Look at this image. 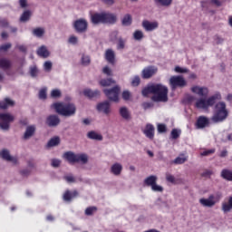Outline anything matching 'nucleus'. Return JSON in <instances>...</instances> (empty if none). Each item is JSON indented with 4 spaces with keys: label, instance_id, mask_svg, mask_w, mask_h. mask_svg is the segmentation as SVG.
<instances>
[{
    "label": "nucleus",
    "instance_id": "1",
    "mask_svg": "<svg viewBox=\"0 0 232 232\" xmlns=\"http://www.w3.org/2000/svg\"><path fill=\"white\" fill-rule=\"evenodd\" d=\"M150 93L153 94L151 101L154 102H168V87L162 84H150L141 91L143 97H148Z\"/></svg>",
    "mask_w": 232,
    "mask_h": 232
},
{
    "label": "nucleus",
    "instance_id": "2",
    "mask_svg": "<svg viewBox=\"0 0 232 232\" xmlns=\"http://www.w3.org/2000/svg\"><path fill=\"white\" fill-rule=\"evenodd\" d=\"M92 24H115L117 14L110 12L94 13L91 15Z\"/></svg>",
    "mask_w": 232,
    "mask_h": 232
},
{
    "label": "nucleus",
    "instance_id": "3",
    "mask_svg": "<svg viewBox=\"0 0 232 232\" xmlns=\"http://www.w3.org/2000/svg\"><path fill=\"white\" fill-rule=\"evenodd\" d=\"M56 113L63 117H72L77 111V107L73 103L55 102L53 104Z\"/></svg>",
    "mask_w": 232,
    "mask_h": 232
},
{
    "label": "nucleus",
    "instance_id": "4",
    "mask_svg": "<svg viewBox=\"0 0 232 232\" xmlns=\"http://www.w3.org/2000/svg\"><path fill=\"white\" fill-rule=\"evenodd\" d=\"M227 117H229V111H227L226 102H218L215 105V111L214 115L212 116V121L214 122H224Z\"/></svg>",
    "mask_w": 232,
    "mask_h": 232
},
{
    "label": "nucleus",
    "instance_id": "5",
    "mask_svg": "<svg viewBox=\"0 0 232 232\" xmlns=\"http://www.w3.org/2000/svg\"><path fill=\"white\" fill-rule=\"evenodd\" d=\"M222 99V95L220 92H217L214 95L210 96L208 99L200 98L196 102V108L198 110H208V108H211L215 106V102L217 101H220Z\"/></svg>",
    "mask_w": 232,
    "mask_h": 232
},
{
    "label": "nucleus",
    "instance_id": "6",
    "mask_svg": "<svg viewBox=\"0 0 232 232\" xmlns=\"http://www.w3.org/2000/svg\"><path fill=\"white\" fill-rule=\"evenodd\" d=\"M63 158L69 164H75V162H81L82 164L88 163V156L86 154H75L72 151H67L63 154Z\"/></svg>",
    "mask_w": 232,
    "mask_h": 232
},
{
    "label": "nucleus",
    "instance_id": "7",
    "mask_svg": "<svg viewBox=\"0 0 232 232\" xmlns=\"http://www.w3.org/2000/svg\"><path fill=\"white\" fill-rule=\"evenodd\" d=\"M220 198H222V194L218 192L216 194H210L208 198H200L199 204L204 208H213L218 202H220Z\"/></svg>",
    "mask_w": 232,
    "mask_h": 232
},
{
    "label": "nucleus",
    "instance_id": "8",
    "mask_svg": "<svg viewBox=\"0 0 232 232\" xmlns=\"http://www.w3.org/2000/svg\"><path fill=\"white\" fill-rule=\"evenodd\" d=\"M169 84L174 92L177 88H185V86H188V82H186V79L182 75H174L169 78Z\"/></svg>",
    "mask_w": 232,
    "mask_h": 232
},
{
    "label": "nucleus",
    "instance_id": "9",
    "mask_svg": "<svg viewBox=\"0 0 232 232\" xmlns=\"http://www.w3.org/2000/svg\"><path fill=\"white\" fill-rule=\"evenodd\" d=\"M15 117L10 113H0V130L8 131L10 130V122H14Z\"/></svg>",
    "mask_w": 232,
    "mask_h": 232
},
{
    "label": "nucleus",
    "instance_id": "10",
    "mask_svg": "<svg viewBox=\"0 0 232 232\" xmlns=\"http://www.w3.org/2000/svg\"><path fill=\"white\" fill-rule=\"evenodd\" d=\"M103 93H105L109 101H111L112 102H119V93H121V87L116 85L111 89H104Z\"/></svg>",
    "mask_w": 232,
    "mask_h": 232
},
{
    "label": "nucleus",
    "instance_id": "11",
    "mask_svg": "<svg viewBox=\"0 0 232 232\" xmlns=\"http://www.w3.org/2000/svg\"><path fill=\"white\" fill-rule=\"evenodd\" d=\"M73 28L77 34H85L88 30V21L80 18L74 21Z\"/></svg>",
    "mask_w": 232,
    "mask_h": 232
},
{
    "label": "nucleus",
    "instance_id": "12",
    "mask_svg": "<svg viewBox=\"0 0 232 232\" xmlns=\"http://www.w3.org/2000/svg\"><path fill=\"white\" fill-rule=\"evenodd\" d=\"M159 72V69L155 66H148L141 72L142 79H151Z\"/></svg>",
    "mask_w": 232,
    "mask_h": 232
},
{
    "label": "nucleus",
    "instance_id": "13",
    "mask_svg": "<svg viewBox=\"0 0 232 232\" xmlns=\"http://www.w3.org/2000/svg\"><path fill=\"white\" fill-rule=\"evenodd\" d=\"M209 126V119L206 116H199L196 121V127L198 130H202Z\"/></svg>",
    "mask_w": 232,
    "mask_h": 232
},
{
    "label": "nucleus",
    "instance_id": "14",
    "mask_svg": "<svg viewBox=\"0 0 232 232\" xmlns=\"http://www.w3.org/2000/svg\"><path fill=\"white\" fill-rule=\"evenodd\" d=\"M61 123V119L57 115H49L46 119V124L49 128H55Z\"/></svg>",
    "mask_w": 232,
    "mask_h": 232
},
{
    "label": "nucleus",
    "instance_id": "15",
    "mask_svg": "<svg viewBox=\"0 0 232 232\" xmlns=\"http://www.w3.org/2000/svg\"><path fill=\"white\" fill-rule=\"evenodd\" d=\"M142 27L146 32H153V30H157V28H159V22H150L148 20H144L142 22Z\"/></svg>",
    "mask_w": 232,
    "mask_h": 232
},
{
    "label": "nucleus",
    "instance_id": "16",
    "mask_svg": "<svg viewBox=\"0 0 232 232\" xmlns=\"http://www.w3.org/2000/svg\"><path fill=\"white\" fill-rule=\"evenodd\" d=\"M143 133L148 139H150V140H153L155 137V127L148 123L145 127V130H143Z\"/></svg>",
    "mask_w": 232,
    "mask_h": 232
},
{
    "label": "nucleus",
    "instance_id": "17",
    "mask_svg": "<svg viewBox=\"0 0 232 232\" xmlns=\"http://www.w3.org/2000/svg\"><path fill=\"white\" fill-rule=\"evenodd\" d=\"M191 92L193 93H197L200 97H208V93H209V91L206 87H198V86H193L191 88Z\"/></svg>",
    "mask_w": 232,
    "mask_h": 232
},
{
    "label": "nucleus",
    "instance_id": "18",
    "mask_svg": "<svg viewBox=\"0 0 232 232\" xmlns=\"http://www.w3.org/2000/svg\"><path fill=\"white\" fill-rule=\"evenodd\" d=\"M83 95L88 99H97V97H101V91H92V89H85L83 90Z\"/></svg>",
    "mask_w": 232,
    "mask_h": 232
},
{
    "label": "nucleus",
    "instance_id": "19",
    "mask_svg": "<svg viewBox=\"0 0 232 232\" xmlns=\"http://www.w3.org/2000/svg\"><path fill=\"white\" fill-rule=\"evenodd\" d=\"M1 157L4 160H7L8 162H12L13 164H17V158H14L10 156V151L8 150L4 149L1 152Z\"/></svg>",
    "mask_w": 232,
    "mask_h": 232
},
{
    "label": "nucleus",
    "instance_id": "20",
    "mask_svg": "<svg viewBox=\"0 0 232 232\" xmlns=\"http://www.w3.org/2000/svg\"><path fill=\"white\" fill-rule=\"evenodd\" d=\"M79 197V192L77 190H73L72 192L70 190H66L63 194V200L65 202H71L72 198H75Z\"/></svg>",
    "mask_w": 232,
    "mask_h": 232
},
{
    "label": "nucleus",
    "instance_id": "21",
    "mask_svg": "<svg viewBox=\"0 0 232 232\" xmlns=\"http://www.w3.org/2000/svg\"><path fill=\"white\" fill-rule=\"evenodd\" d=\"M97 110L98 111H103L105 115H108V113H110V102L106 101V102L98 103Z\"/></svg>",
    "mask_w": 232,
    "mask_h": 232
},
{
    "label": "nucleus",
    "instance_id": "22",
    "mask_svg": "<svg viewBox=\"0 0 232 232\" xmlns=\"http://www.w3.org/2000/svg\"><path fill=\"white\" fill-rule=\"evenodd\" d=\"M105 59L106 61L113 66L115 64V53L111 49H108L105 52Z\"/></svg>",
    "mask_w": 232,
    "mask_h": 232
},
{
    "label": "nucleus",
    "instance_id": "23",
    "mask_svg": "<svg viewBox=\"0 0 232 232\" xmlns=\"http://www.w3.org/2000/svg\"><path fill=\"white\" fill-rule=\"evenodd\" d=\"M111 172L112 175L119 176L122 173V165L121 163H114L111 168Z\"/></svg>",
    "mask_w": 232,
    "mask_h": 232
},
{
    "label": "nucleus",
    "instance_id": "24",
    "mask_svg": "<svg viewBox=\"0 0 232 232\" xmlns=\"http://www.w3.org/2000/svg\"><path fill=\"white\" fill-rule=\"evenodd\" d=\"M15 102L9 98H5L3 102H0V110H6L9 106H14Z\"/></svg>",
    "mask_w": 232,
    "mask_h": 232
},
{
    "label": "nucleus",
    "instance_id": "25",
    "mask_svg": "<svg viewBox=\"0 0 232 232\" xmlns=\"http://www.w3.org/2000/svg\"><path fill=\"white\" fill-rule=\"evenodd\" d=\"M0 68H2V70H10V68H12V62L6 58H1Z\"/></svg>",
    "mask_w": 232,
    "mask_h": 232
},
{
    "label": "nucleus",
    "instance_id": "26",
    "mask_svg": "<svg viewBox=\"0 0 232 232\" xmlns=\"http://www.w3.org/2000/svg\"><path fill=\"white\" fill-rule=\"evenodd\" d=\"M221 209L224 213H229L232 210V197L228 198V203H222Z\"/></svg>",
    "mask_w": 232,
    "mask_h": 232
},
{
    "label": "nucleus",
    "instance_id": "27",
    "mask_svg": "<svg viewBox=\"0 0 232 232\" xmlns=\"http://www.w3.org/2000/svg\"><path fill=\"white\" fill-rule=\"evenodd\" d=\"M221 177L225 180H228V182H232V170L224 169L221 171Z\"/></svg>",
    "mask_w": 232,
    "mask_h": 232
},
{
    "label": "nucleus",
    "instance_id": "28",
    "mask_svg": "<svg viewBox=\"0 0 232 232\" xmlns=\"http://www.w3.org/2000/svg\"><path fill=\"white\" fill-rule=\"evenodd\" d=\"M37 54L40 57H44L46 59V57L50 56V52H48V49H46V46L42 45L38 50H37Z\"/></svg>",
    "mask_w": 232,
    "mask_h": 232
},
{
    "label": "nucleus",
    "instance_id": "29",
    "mask_svg": "<svg viewBox=\"0 0 232 232\" xmlns=\"http://www.w3.org/2000/svg\"><path fill=\"white\" fill-rule=\"evenodd\" d=\"M88 139L92 140H102V135L95 132L94 130H91L87 133Z\"/></svg>",
    "mask_w": 232,
    "mask_h": 232
},
{
    "label": "nucleus",
    "instance_id": "30",
    "mask_svg": "<svg viewBox=\"0 0 232 232\" xmlns=\"http://www.w3.org/2000/svg\"><path fill=\"white\" fill-rule=\"evenodd\" d=\"M131 23H133L131 14H125L121 20L122 26H131Z\"/></svg>",
    "mask_w": 232,
    "mask_h": 232
},
{
    "label": "nucleus",
    "instance_id": "31",
    "mask_svg": "<svg viewBox=\"0 0 232 232\" xmlns=\"http://www.w3.org/2000/svg\"><path fill=\"white\" fill-rule=\"evenodd\" d=\"M34 133H35V127L29 126L26 128V130L24 135V140L30 139V137H33Z\"/></svg>",
    "mask_w": 232,
    "mask_h": 232
},
{
    "label": "nucleus",
    "instance_id": "32",
    "mask_svg": "<svg viewBox=\"0 0 232 232\" xmlns=\"http://www.w3.org/2000/svg\"><path fill=\"white\" fill-rule=\"evenodd\" d=\"M120 115L121 117H122V119H125V121H129V119L131 118V116L130 115V111H128V108L126 107H121L120 109Z\"/></svg>",
    "mask_w": 232,
    "mask_h": 232
},
{
    "label": "nucleus",
    "instance_id": "33",
    "mask_svg": "<svg viewBox=\"0 0 232 232\" xmlns=\"http://www.w3.org/2000/svg\"><path fill=\"white\" fill-rule=\"evenodd\" d=\"M59 144H61V139L59 137H54L48 141L47 148H53V146H59Z\"/></svg>",
    "mask_w": 232,
    "mask_h": 232
},
{
    "label": "nucleus",
    "instance_id": "34",
    "mask_svg": "<svg viewBox=\"0 0 232 232\" xmlns=\"http://www.w3.org/2000/svg\"><path fill=\"white\" fill-rule=\"evenodd\" d=\"M188 160V156H185L184 154H180L179 157H177L174 160H173V164H184V162H187Z\"/></svg>",
    "mask_w": 232,
    "mask_h": 232
},
{
    "label": "nucleus",
    "instance_id": "35",
    "mask_svg": "<svg viewBox=\"0 0 232 232\" xmlns=\"http://www.w3.org/2000/svg\"><path fill=\"white\" fill-rule=\"evenodd\" d=\"M157 182V176H150L144 180L146 186L152 187Z\"/></svg>",
    "mask_w": 232,
    "mask_h": 232
},
{
    "label": "nucleus",
    "instance_id": "36",
    "mask_svg": "<svg viewBox=\"0 0 232 232\" xmlns=\"http://www.w3.org/2000/svg\"><path fill=\"white\" fill-rule=\"evenodd\" d=\"M134 41H142L144 39V33L140 30H136L133 33Z\"/></svg>",
    "mask_w": 232,
    "mask_h": 232
},
{
    "label": "nucleus",
    "instance_id": "37",
    "mask_svg": "<svg viewBox=\"0 0 232 232\" xmlns=\"http://www.w3.org/2000/svg\"><path fill=\"white\" fill-rule=\"evenodd\" d=\"M100 84L103 87L111 86V84H115V81L111 78L102 79L100 81Z\"/></svg>",
    "mask_w": 232,
    "mask_h": 232
},
{
    "label": "nucleus",
    "instance_id": "38",
    "mask_svg": "<svg viewBox=\"0 0 232 232\" xmlns=\"http://www.w3.org/2000/svg\"><path fill=\"white\" fill-rule=\"evenodd\" d=\"M33 35L35 37H43L44 35V28L37 27L33 30Z\"/></svg>",
    "mask_w": 232,
    "mask_h": 232
},
{
    "label": "nucleus",
    "instance_id": "39",
    "mask_svg": "<svg viewBox=\"0 0 232 232\" xmlns=\"http://www.w3.org/2000/svg\"><path fill=\"white\" fill-rule=\"evenodd\" d=\"M31 15H32V13L30 11L24 12L20 17L21 23H26V21H30Z\"/></svg>",
    "mask_w": 232,
    "mask_h": 232
},
{
    "label": "nucleus",
    "instance_id": "40",
    "mask_svg": "<svg viewBox=\"0 0 232 232\" xmlns=\"http://www.w3.org/2000/svg\"><path fill=\"white\" fill-rule=\"evenodd\" d=\"M125 46H126V40H124L122 37H120L117 43V49L124 50Z\"/></svg>",
    "mask_w": 232,
    "mask_h": 232
},
{
    "label": "nucleus",
    "instance_id": "41",
    "mask_svg": "<svg viewBox=\"0 0 232 232\" xmlns=\"http://www.w3.org/2000/svg\"><path fill=\"white\" fill-rule=\"evenodd\" d=\"M171 5V1H157L156 2V6L158 8H164L166 6H169Z\"/></svg>",
    "mask_w": 232,
    "mask_h": 232
},
{
    "label": "nucleus",
    "instance_id": "42",
    "mask_svg": "<svg viewBox=\"0 0 232 232\" xmlns=\"http://www.w3.org/2000/svg\"><path fill=\"white\" fill-rule=\"evenodd\" d=\"M97 211V207H89L85 209V215L87 217H91V215H93Z\"/></svg>",
    "mask_w": 232,
    "mask_h": 232
},
{
    "label": "nucleus",
    "instance_id": "43",
    "mask_svg": "<svg viewBox=\"0 0 232 232\" xmlns=\"http://www.w3.org/2000/svg\"><path fill=\"white\" fill-rule=\"evenodd\" d=\"M171 139L177 140L180 137V130L173 129L170 132Z\"/></svg>",
    "mask_w": 232,
    "mask_h": 232
},
{
    "label": "nucleus",
    "instance_id": "44",
    "mask_svg": "<svg viewBox=\"0 0 232 232\" xmlns=\"http://www.w3.org/2000/svg\"><path fill=\"white\" fill-rule=\"evenodd\" d=\"M38 73H39V69H37V66L34 65L30 67L31 77H37Z\"/></svg>",
    "mask_w": 232,
    "mask_h": 232
},
{
    "label": "nucleus",
    "instance_id": "45",
    "mask_svg": "<svg viewBox=\"0 0 232 232\" xmlns=\"http://www.w3.org/2000/svg\"><path fill=\"white\" fill-rule=\"evenodd\" d=\"M9 24L8 19L0 18V28H8Z\"/></svg>",
    "mask_w": 232,
    "mask_h": 232
},
{
    "label": "nucleus",
    "instance_id": "46",
    "mask_svg": "<svg viewBox=\"0 0 232 232\" xmlns=\"http://www.w3.org/2000/svg\"><path fill=\"white\" fill-rule=\"evenodd\" d=\"M51 97L53 99H59L61 97V92L58 89H54L51 92Z\"/></svg>",
    "mask_w": 232,
    "mask_h": 232
},
{
    "label": "nucleus",
    "instance_id": "47",
    "mask_svg": "<svg viewBox=\"0 0 232 232\" xmlns=\"http://www.w3.org/2000/svg\"><path fill=\"white\" fill-rule=\"evenodd\" d=\"M211 175H213V170L209 169H205V171L201 173V177L204 179H210Z\"/></svg>",
    "mask_w": 232,
    "mask_h": 232
},
{
    "label": "nucleus",
    "instance_id": "48",
    "mask_svg": "<svg viewBox=\"0 0 232 232\" xmlns=\"http://www.w3.org/2000/svg\"><path fill=\"white\" fill-rule=\"evenodd\" d=\"M10 48H12V44H10V43L5 44L0 46V52H8V50H10Z\"/></svg>",
    "mask_w": 232,
    "mask_h": 232
},
{
    "label": "nucleus",
    "instance_id": "49",
    "mask_svg": "<svg viewBox=\"0 0 232 232\" xmlns=\"http://www.w3.org/2000/svg\"><path fill=\"white\" fill-rule=\"evenodd\" d=\"M90 63H91L90 56L82 55V64H83V66H88V64H90Z\"/></svg>",
    "mask_w": 232,
    "mask_h": 232
},
{
    "label": "nucleus",
    "instance_id": "50",
    "mask_svg": "<svg viewBox=\"0 0 232 232\" xmlns=\"http://www.w3.org/2000/svg\"><path fill=\"white\" fill-rule=\"evenodd\" d=\"M102 73H104L108 77H111V75H113V73L111 72V69L108 66L103 67Z\"/></svg>",
    "mask_w": 232,
    "mask_h": 232
},
{
    "label": "nucleus",
    "instance_id": "51",
    "mask_svg": "<svg viewBox=\"0 0 232 232\" xmlns=\"http://www.w3.org/2000/svg\"><path fill=\"white\" fill-rule=\"evenodd\" d=\"M140 84V77L135 76L131 81V86L137 87Z\"/></svg>",
    "mask_w": 232,
    "mask_h": 232
},
{
    "label": "nucleus",
    "instance_id": "52",
    "mask_svg": "<svg viewBox=\"0 0 232 232\" xmlns=\"http://www.w3.org/2000/svg\"><path fill=\"white\" fill-rule=\"evenodd\" d=\"M130 97H131V92H130V91H124L122 92V99H123V101H130Z\"/></svg>",
    "mask_w": 232,
    "mask_h": 232
},
{
    "label": "nucleus",
    "instance_id": "53",
    "mask_svg": "<svg viewBox=\"0 0 232 232\" xmlns=\"http://www.w3.org/2000/svg\"><path fill=\"white\" fill-rule=\"evenodd\" d=\"M215 153V149L208 150L200 153L201 157H208V155H213Z\"/></svg>",
    "mask_w": 232,
    "mask_h": 232
},
{
    "label": "nucleus",
    "instance_id": "54",
    "mask_svg": "<svg viewBox=\"0 0 232 232\" xmlns=\"http://www.w3.org/2000/svg\"><path fill=\"white\" fill-rule=\"evenodd\" d=\"M151 189L152 191H160V192L164 191V188L161 186L157 185V182L152 185Z\"/></svg>",
    "mask_w": 232,
    "mask_h": 232
},
{
    "label": "nucleus",
    "instance_id": "55",
    "mask_svg": "<svg viewBox=\"0 0 232 232\" xmlns=\"http://www.w3.org/2000/svg\"><path fill=\"white\" fill-rule=\"evenodd\" d=\"M47 94L45 89H42L39 92V99H42L43 101L46 100Z\"/></svg>",
    "mask_w": 232,
    "mask_h": 232
},
{
    "label": "nucleus",
    "instance_id": "56",
    "mask_svg": "<svg viewBox=\"0 0 232 232\" xmlns=\"http://www.w3.org/2000/svg\"><path fill=\"white\" fill-rule=\"evenodd\" d=\"M158 131L159 133H166L167 131V128H166V125L165 124H159L158 125Z\"/></svg>",
    "mask_w": 232,
    "mask_h": 232
},
{
    "label": "nucleus",
    "instance_id": "57",
    "mask_svg": "<svg viewBox=\"0 0 232 232\" xmlns=\"http://www.w3.org/2000/svg\"><path fill=\"white\" fill-rule=\"evenodd\" d=\"M175 72L177 73H188V69L186 68H181L180 66H176L175 67Z\"/></svg>",
    "mask_w": 232,
    "mask_h": 232
},
{
    "label": "nucleus",
    "instance_id": "58",
    "mask_svg": "<svg viewBox=\"0 0 232 232\" xmlns=\"http://www.w3.org/2000/svg\"><path fill=\"white\" fill-rule=\"evenodd\" d=\"M52 62H45L44 64V68L45 70V72H51L52 71Z\"/></svg>",
    "mask_w": 232,
    "mask_h": 232
},
{
    "label": "nucleus",
    "instance_id": "59",
    "mask_svg": "<svg viewBox=\"0 0 232 232\" xmlns=\"http://www.w3.org/2000/svg\"><path fill=\"white\" fill-rule=\"evenodd\" d=\"M166 180L168 182H170L171 184H175V176H173L171 174H167L166 175Z\"/></svg>",
    "mask_w": 232,
    "mask_h": 232
},
{
    "label": "nucleus",
    "instance_id": "60",
    "mask_svg": "<svg viewBox=\"0 0 232 232\" xmlns=\"http://www.w3.org/2000/svg\"><path fill=\"white\" fill-rule=\"evenodd\" d=\"M53 168H59L61 166V160H52Z\"/></svg>",
    "mask_w": 232,
    "mask_h": 232
},
{
    "label": "nucleus",
    "instance_id": "61",
    "mask_svg": "<svg viewBox=\"0 0 232 232\" xmlns=\"http://www.w3.org/2000/svg\"><path fill=\"white\" fill-rule=\"evenodd\" d=\"M77 42H78V38L76 36H74V35L70 36L69 43L71 44H77Z\"/></svg>",
    "mask_w": 232,
    "mask_h": 232
},
{
    "label": "nucleus",
    "instance_id": "62",
    "mask_svg": "<svg viewBox=\"0 0 232 232\" xmlns=\"http://www.w3.org/2000/svg\"><path fill=\"white\" fill-rule=\"evenodd\" d=\"M31 171L28 169H23L20 171V174L22 175V177H28V175H30Z\"/></svg>",
    "mask_w": 232,
    "mask_h": 232
},
{
    "label": "nucleus",
    "instance_id": "63",
    "mask_svg": "<svg viewBox=\"0 0 232 232\" xmlns=\"http://www.w3.org/2000/svg\"><path fill=\"white\" fill-rule=\"evenodd\" d=\"M16 48H18V50L20 52H23V53H26V46H24V45H17Z\"/></svg>",
    "mask_w": 232,
    "mask_h": 232
},
{
    "label": "nucleus",
    "instance_id": "64",
    "mask_svg": "<svg viewBox=\"0 0 232 232\" xmlns=\"http://www.w3.org/2000/svg\"><path fill=\"white\" fill-rule=\"evenodd\" d=\"M65 180L67 182H75V178H73V176H66Z\"/></svg>",
    "mask_w": 232,
    "mask_h": 232
}]
</instances>
